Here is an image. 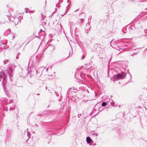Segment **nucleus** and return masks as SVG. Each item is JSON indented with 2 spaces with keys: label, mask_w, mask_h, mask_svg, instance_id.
<instances>
[{
  "label": "nucleus",
  "mask_w": 147,
  "mask_h": 147,
  "mask_svg": "<svg viewBox=\"0 0 147 147\" xmlns=\"http://www.w3.org/2000/svg\"><path fill=\"white\" fill-rule=\"evenodd\" d=\"M36 126H38V125H37V124H36Z\"/></svg>",
  "instance_id": "7c9ffc66"
},
{
  "label": "nucleus",
  "mask_w": 147,
  "mask_h": 147,
  "mask_svg": "<svg viewBox=\"0 0 147 147\" xmlns=\"http://www.w3.org/2000/svg\"><path fill=\"white\" fill-rule=\"evenodd\" d=\"M16 36V34H12V39L14 38L15 36Z\"/></svg>",
  "instance_id": "1a4fd4ad"
},
{
  "label": "nucleus",
  "mask_w": 147,
  "mask_h": 147,
  "mask_svg": "<svg viewBox=\"0 0 147 147\" xmlns=\"http://www.w3.org/2000/svg\"><path fill=\"white\" fill-rule=\"evenodd\" d=\"M70 53V52L69 51V54L68 55H66L65 57L62 58L61 59V60L62 61H64V60H65L66 59H67V57H68L69 56Z\"/></svg>",
  "instance_id": "20e7f679"
},
{
  "label": "nucleus",
  "mask_w": 147,
  "mask_h": 147,
  "mask_svg": "<svg viewBox=\"0 0 147 147\" xmlns=\"http://www.w3.org/2000/svg\"><path fill=\"white\" fill-rule=\"evenodd\" d=\"M9 77H10V79L11 80V82L12 81V80H11V77L10 76H9Z\"/></svg>",
  "instance_id": "412c9836"
},
{
  "label": "nucleus",
  "mask_w": 147,
  "mask_h": 147,
  "mask_svg": "<svg viewBox=\"0 0 147 147\" xmlns=\"http://www.w3.org/2000/svg\"><path fill=\"white\" fill-rule=\"evenodd\" d=\"M53 13H52V14L51 15V16H49V18H52V16H53Z\"/></svg>",
  "instance_id": "a211bd4d"
},
{
  "label": "nucleus",
  "mask_w": 147,
  "mask_h": 147,
  "mask_svg": "<svg viewBox=\"0 0 147 147\" xmlns=\"http://www.w3.org/2000/svg\"><path fill=\"white\" fill-rule=\"evenodd\" d=\"M8 60H5L3 61V62L5 63V64H6V62L8 61Z\"/></svg>",
  "instance_id": "9b49d317"
},
{
  "label": "nucleus",
  "mask_w": 147,
  "mask_h": 147,
  "mask_svg": "<svg viewBox=\"0 0 147 147\" xmlns=\"http://www.w3.org/2000/svg\"><path fill=\"white\" fill-rule=\"evenodd\" d=\"M42 15V18H41V20H42L44 21V18H45V16L43 15L42 14H41Z\"/></svg>",
  "instance_id": "0eeeda50"
},
{
  "label": "nucleus",
  "mask_w": 147,
  "mask_h": 147,
  "mask_svg": "<svg viewBox=\"0 0 147 147\" xmlns=\"http://www.w3.org/2000/svg\"><path fill=\"white\" fill-rule=\"evenodd\" d=\"M6 76L4 73L3 72H1L0 73V78L1 79L3 78V80L5 79Z\"/></svg>",
  "instance_id": "7ed1b4c3"
},
{
  "label": "nucleus",
  "mask_w": 147,
  "mask_h": 147,
  "mask_svg": "<svg viewBox=\"0 0 147 147\" xmlns=\"http://www.w3.org/2000/svg\"><path fill=\"white\" fill-rule=\"evenodd\" d=\"M95 135L96 136H97V135L96 134H95Z\"/></svg>",
  "instance_id": "bb28decb"
},
{
  "label": "nucleus",
  "mask_w": 147,
  "mask_h": 147,
  "mask_svg": "<svg viewBox=\"0 0 147 147\" xmlns=\"http://www.w3.org/2000/svg\"><path fill=\"white\" fill-rule=\"evenodd\" d=\"M12 69L11 68H9V71L11 72L12 71Z\"/></svg>",
  "instance_id": "ddd939ff"
},
{
  "label": "nucleus",
  "mask_w": 147,
  "mask_h": 147,
  "mask_svg": "<svg viewBox=\"0 0 147 147\" xmlns=\"http://www.w3.org/2000/svg\"><path fill=\"white\" fill-rule=\"evenodd\" d=\"M48 67H47L46 69V71H48Z\"/></svg>",
  "instance_id": "5701e85b"
},
{
  "label": "nucleus",
  "mask_w": 147,
  "mask_h": 147,
  "mask_svg": "<svg viewBox=\"0 0 147 147\" xmlns=\"http://www.w3.org/2000/svg\"><path fill=\"white\" fill-rule=\"evenodd\" d=\"M9 109L10 110H13L14 109H12L11 107H10V108H9Z\"/></svg>",
  "instance_id": "4be33fe9"
},
{
  "label": "nucleus",
  "mask_w": 147,
  "mask_h": 147,
  "mask_svg": "<svg viewBox=\"0 0 147 147\" xmlns=\"http://www.w3.org/2000/svg\"><path fill=\"white\" fill-rule=\"evenodd\" d=\"M42 31H42V30L41 29V30H40V31H39V33L41 32H42Z\"/></svg>",
  "instance_id": "aec40b11"
},
{
  "label": "nucleus",
  "mask_w": 147,
  "mask_h": 147,
  "mask_svg": "<svg viewBox=\"0 0 147 147\" xmlns=\"http://www.w3.org/2000/svg\"><path fill=\"white\" fill-rule=\"evenodd\" d=\"M14 22H15V21H14Z\"/></svg>",
  "instance_id": "473e14b6"
},
{
  "label": "nucleus",
  "mask_w": 147,
  "mask_h": 147,
  "mask_svg": "<svg viewBox=\"0 0 147 147\" xmlns=\"http://www.w3.org/2000/svg\"><path fill=\"white\" fill-rule=\"evenodd\" d=\"M107 105V103L106 102H103L102 103V106H105Z\"/></svg>",
  "instance_id": "6e6552de"
},
{
  "label": "nucleus",
  "mask_w": 147,
  "mask_h": 147,
  "mask_svg": "<svg viewBox=\"0 0 147 147\" xmlns=\"http://www.w3.org/2000/svg\"><path fill=\"white\" fill-rule=\"evenodd\" d=\"M136 53H133L132 54V55H136Z\"/></svg>",
  "instance_id": "f3484780"
},
{
  "label": "nucleus",
  "mask_w": 147,
  "mask_h": 147,
  "mask_svg": "<svg viewBox=\"0 0 147 147\" xmlns=\"http://www.w3.org/2000/svg\"><path fill=\"white\" fill-rule=\"evenodd\" d=\"M8 30V32H9V33H10V32H11V30L10 29H9Z\"/></svg>",
  "instance_id": "6ab92c4d"
},
{
  "label": "nucleus",
  "mask_w": 147,
  "mask_h": 147,
  "mask_svg": "<svg viewBox=\"0 0 147 147\" xmlns=\"http://www.w3.org/2000/svg\"><path fill=\"white\" fill-rule=\"evenodd\" d=\"M15 20L17 21L18 20H19V19L18 18L16 17L15 18Z\"/></svg>",
  "instance_id": "dca6fc26"
},
{
  "label": "nucleus",
  "mask_w": 147,
  "mask_h": 147,
  "mask_svg": "<svg viewBox=\"0 0 147 147\" xmlns=\"http://www.w3.org/2000/svg\"><path fill=\"white\" fill-rule=\"evenodd\" d=\"M36 73H37V71H36Z\"/></svg>",
  "instance_id": "c85d7f7f"
},
{
  "label": "nucleus",
  "mask_w": 147,
  "mask_h": 147,
  "mask_svg": "<svg viewBox=\"0 0 147 147\" xmlns=\"http://www.w3.org/2000/svg\"><path fill=\"white\" fill-rule=\"evenodd\" d=\"M28 10V8H26L25 9V12H26V13H27L28 12V11H27V10Z\"/></svg>",
  "instance_id": "9d476101"
},
{
  "label": "nucleus",
  "mask_w": 147,
  "mask_h": 147,
  "mask_svg": "<svg viewBox=\"0 0 147 147\" xmlns=\"http://www.w3.org/2000/svg\"><path fill=\"white\" fill-rule=\"evenodd\" d=\"M77 10H76V11H75V12H76V11Z\"/></svg>",
  "instance_id": "2f4dec72"
},
{
  "label": "nucleus",
  "mask_w": 147,
  "mask_h": 147,
  "mask_svg": "<svg viewBox=\"0 0 147 147\" xmlns=\"http://www.w3.org/2000/svg\"><path fill=\"white\" fill-rule=\"evenodd\" d=\"M146 31H147V30H145V32H146Z\"/></svg>",
  "instance_id": "b1692460"
},
{
  "label": "nucleus",
  "mask_w": 147,
  "mask_h": 147,
  "mask_svg": "<svg viewBox=\"0 0 147 147\" xmlns=\"http://www.w3.org/2000/svg\"><path fill=\"white\" fill-rule=\"evenodd\" d=\"M87 26H90V25H89V24H87L86 25Z\"/></svg>",
  "instance_id": "393cba45"
},
{
  "label": "nucleus",
  "mask_w": 147,
  "mask_h": 147,
  "mask_svg": "<svg viewBox=\"0 0 147 147\" xmlns=\"http://www.w3.org/2000/svg\"><path fill=\"white\" fill-rule=\"evenodd\" d=\"M85 57V56H84V55H83L82 58V59H83Z\"/></svg>",
  "instance_id": "2eb2a0df"
},
{
  "label": "nucleus",
  "mask_w": 147,
  "mask_h": 147,
  "mask_svg": "<svg viewBox=\"0 0 147 147\" xmlns=\"http://www.w3.org/2000/svg\"><path fill=\"white\" fill-rule=\"evenodd\" d=\"M114 104V102H112L111 103V105L112 106H113Z\"/></svg>",
  "instance_id": "4468645a"
},
{
  "label": "nucleus",
  "mask_w": 147,
  "mask_h": 147,
  "mask_svg": "<svg viewBox=\"0 0 147 147\" xmlns=\"http://www.w3.org/2000/svg\"><path fill=\"white\" fill-rule=\"evenodd\" d=\"M78 70V69H77V70Z\"/></svg>",
  "instance_id": "72a5a7b5"
},
{
  "label": "nucleus",
  "mask_w": 147,
  "mask_h": 147,
  "mask_svg": "<svg viewBox=\"0 0 147 147\" xmlns=\"http://www.w3.org/2000/svg\"><path fill=\"white\" fill-rule=\"evenodd\" d=\"M125 76V75L123 73H121L120 74H117L116 76H115L113 78V81L115 80H119V79H121L123 78Z\"/></svg>",
  "instance_id": "f257e3e1"
},
{
  "label": "nucleus",
  "mask_w": 147,
  "mask_h": 147,
  "mask_svg": "<svg viewBox=\"0 0 147 147\" xmlns=\"http://www.w3.org/2000/svg\"><path fill=\"white\" fill-rule=\"evenodd\" d=\"M16 58H17V59H18V58L17 57H16Z\"/></svg>",
  "instance_id": "c756f323"
},
{
  "label": "nucleus",
  "mask_w": 147,
  "mask_h": 147,
  "mask_svg": "<svg viewBox=\"0 0 147 147\" xmlns=\"http://www.w3.org/2000/svg\"><path fill=\"white\" fill-rule=\"evenodd\" d=\"M52 68V66L50 67V69H51Z\"/></svg>",
  "instance_id": "a878e982"
},
{
  "label": "nucleus",
  "mask_w": 147,
  "mask_h": 147,
  "mask_svg": "<svg viewBox=\"0 0 147 147\" xmlns=\"http://www.w3.org/2000/svg\"><path fill=\"white\" fill-rule=\"evenodd\" d=\"M85 68L86 69H87L88 68H89L90 67V66L88 65V64H86L85 65Z\"/></svg>",
  "instance_id": "423d86ee"
},
{
  "label": "nucleus",
  "mask_w": 147,
  "mask_h": 147,
  "mask_svg": "<svg viewBox=\"0 0 147 147\" xmlns=\"http://www.w3.org/2000/svg\"><path fill=\"white\" fill-rule=\"evenodd\" d=\"M30 134L29 132L28 131H27V135L29 137V138H30V137L29 136Z\"/></svg>",
  "instance_id": "f8f14e48"
},
{
  "label": "nucleus",
  "mask_w": 147,
  "mask_h": 147,
  "mask_svg": "<svg viewBox=\"0 0 147 147\" xmlns=\"http://www.w3.org/2000/svg\"><path fill=\"white\" fill-rule=\"evenodd\" d=\"M6 81L5 80V79L3 80V81L2 82V86L3 88L5 91H7L6 87Z\"/></svg>",
  "instance_id": "f03ea898"
},
{
  "label": "nucleus",
  "mask_w": 147,
  "mask_h": 147,
  "mask_svg": "<svg viewBox=\"0 0 147 147\" xmlns=\"http://www.w3.org/2000/svg\"><path fill=\"white\" fill-rule=\"evenodd\" d=\"M144 108H145V109H146V107H144Z\"/></svg>",
  "instance_id": "cd10ccee"
},
{
  "label": "nucleus",
  "mask_w": 147,
  "mask_h": 147,
  "mask_svg": "<svg viewBox=\"0 0 147 147\" xmlns=\"http://www.w3.org/2000/svg\"><path fill=\"white\" fill-rule=\"evenodd\" d=\"M86 141L87 143H90L91 142V139L89 137H87L86 138Z\"/></svg>",
  "instance_id": "39448f33"
}]
</instances>
